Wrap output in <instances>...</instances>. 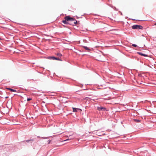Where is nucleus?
<instances>
[{
	"mask_svg": "<svg viewBox=\"0 0 156 156\" xmlns=\"http://www.w3.org/2000/svg\"><path fill=\"white\" fill-rule=\"evenodd\" d=\"M31 100H32V99L31 98H28L27 99V101H29Z\"/></svg>",
	"mask_w": 156,
	"mask_h": 156,
	"instance_id": "obj_12",
	"label": "nucleus"
},
{
	"mask_svg": "<svg viewBox=\"0 0 156 156\" xmlns=\"http://www.w3.org/2000/svg\"><path fill=\"white\" fill-rule=\"evenodd\" d=\"M1 39V38H0V40Z\"/></svg>",
	"mask_w": 156,
	"mask_h": 156,
	"instance_id": "obj_17",
	"label": "nucleus"
},
{
	"mask_svg": "<svg viewBox=\"0 0 156 156\" xmlns=\"http://www.w3.org/2000/svg\"><path fill=\"white\" fill-rule=\"evenodd\" d=\"M155 25H156V23L154 24Z\"/></svg>",
	"mask_w": 156,
	"mask_h": 156,
	"instance_id": "obj_16",
	"label": "nucleus"
},
{
	"mask_svg": "<svg viewBox=\"0 0 156 156\" xmlns=\"http://www.w3.org/2000/svg\"><path fill=\"white\" fill-rule=\"evenodd\" d=\"M47 58L49 59H52L53 60H59V61L61 60L59 58H56L54 56L48 57Z\"/></svg>",
	"mask_w": 156,
	"mask_h": 156,
	"instance_id": "obj_3",
	"label": "nucleus"
},
{
	"mask_svg": "<svg viewBox=\"0 0 156 156\" xmlns=\"http://www.w3.org/2000/svg\"><path fill=\"white\" fill-rule=\"evenodd\" d=\"M132 29H142L143 27L140 25H133L132 27Z\"/></svg>",
	"mask_w": 156,
	"mask_h": 156,
	"instance_id": "obj_2",
	"label": "nucleus"
},
{
	"mask_svg": "<svg viewBox=\"0 0 156 156\" xmlns=\"http://www.w3.org/2000/svg\"><path fill=\"white\" fill-rule=\"evenodd\" d=\"M134 121L135 122H140V121L138 119H134Z\"/></svg>",
	"mask_w": 156,
	"mask_h": 156,
	"instance_id": "obj_9",
	"label": "nucleus"
},
{
	"mask_svg": "<svg viewBox=\"0 0 156 156\" xmlns=\"http://www.w3.org/2000/svg\"><path fill=\"white\" fill-rule=\"evenodd\" d=\"M55 55L59 57H61L62 56V55L59 53H55Z\"/></svg>",
	"mask_w": 156,
	"mask_h": 156,
	"instance_id": "obj_8",
	"label": "nucleus"
},
{
	"mask_svg": "<svg viewBox=\"0 0 156 156\" xmlns=\"http://www.w3.org/2000/svg\"><path fill=\"white\" fill-rule=\"evenodd\" d=\"M7 89L9 90H10L11 91H12V92H16V90H15L9 88H7Z\"/></svg>",
	"mask_w": 156,
	"mask_h": 156,
	"instance_id": "obj_7",
	"label": "nucleus"
},
{
	"mask_svg": "<svg viewBox=\"0 0 156 156\" xmlns=\"http://www.w3.org/2000/svg\"><path fill=\"white\" fill-rule=\"evenodd\" d=\"M69 23H72L73 24V25H74L75 24H74L73 23V22H74V21H69Z\"/></svg>",
	"mask_w": 156,
	"mask_h": 156,
	"instance_id": "obj_14",
	"label": "nucleus"
},
{
	"mask_svg": "<svg viewBox=\"0 0 156 156\" xmlns=\"http://www.w3.org/2000/svg\"><path fill=\"white\" fill-rule=\"evenodd\" d=\"M69 140V139H67V140H65V141H67V140Z\"/></svg>",
	"mask_w": 156,
	"mask_h": 156,
	"instance_id": "obj_15",
	"label": "nucleus"
},
{
	"mask_svg": "<svg viewBox=\"0 0 156 156\" xmlns=\"http://www.w3.org/2000/svg\"><path fill=\"white\" fill-rule=\"evenodd\" d=\"M83 47L86 49V50H90V49L89 48L87 47H86V46H83Z\"/></svg>",
	"mask_w": 156,
	"mask_h": 156,
	"instance_id": "obj_11",
	"label": "nucleus"
},
{
	"mask_svg": "<svg viewBox=\"0 0 156 156\" xmlns=\"http://www.w3.org/2000/svg\"><path fill=\"white\" fill-rule=\"evenodd\" d=\"M65 20H63L62 22L65 24H69L73 25V24L71 23H69V21H74L73 23L76 24L77 23V21L73 18L71 17L70 16H67L64 18Z\"/></svg>",
	"mask_w": 156,
	"mask_h": 156,
	"instance_id": "obj_1",
	"label": "nucleus"
},
{
	"mask_svg": "<svg viewBox=\"0 0 156 156\" xmlns=\"http://www.w3.org/2000/svg\"><path fill=\"white\" fill-rule=\"evenodd\" d=\"M73 112H77L78 111H81L82 110L78 108H73Z\"/></svg>",
	"mask_w": 156,
	"mask_h": 156,
	"instance_id": "obj_5",
	"label": "nucleus"
},
{
	"mask_svg": "<svg viewBox=\"0 0 156 156\" xmlns=\"http://www.w3.org/2000/svg\"><path fill=\"white\" fill-rule=\"evenodd\" d=\"M97 109L98 111H105L107 110L106 108L103 107H97Z\"/></svg>",
	"mask_w": 156,
	"mask_h": 156,
	"instance_id": "obj_4",
	"label": "nucleus"
},
{
	"mask_svg": "<svg viewBox=\"0 0 156 156\" xmlns=\"http://www.w3.org/2000/svg\"><path fill=\"white\" fill-rule=\"evenodd\" d=\"M34 140L31 139V140H26L25 141H26L27 142H29L30 141H33Z\"/></svg>",
	"mask_w": 156,
	"mask_h": 156,
	"instance_id": "obj_10",
	"label": "nucleus"
},
{
	"mask_svg": "<svg viewBox=\"0 0 156 156\" xmlns=\"http://www.w3.org/2000/svg\"><path fill=\"white\" fill-rule=\"evenodd\" d=\"M137 53L138 54H139V55H142V56H145V57H147V56H148V55H146V54H143L141 52H138Z\"/></svg>",
	"mask_w": 156,
	"mask_h": 156,
	"instance_id": "obj_6",
	"label": "nucleus"
},
{
	"mask_svg": "<svg viewBox=\"0 0 156 156\" xmlns=\"http://www.w3.org/2000/svg\"><path fill=\"white\" fill-rule=\"evenodd\" d=\"M132 46L134 47H136L137 46L135 44H133Z\"/></svg>",
	"mask_w": 156,
	"mask_h": 156,
	"instance_id": "obj_13",
	"label": "nucleus"
}]
</instances>
